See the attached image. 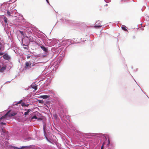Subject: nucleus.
<instances>
[{"label": "nucleus", "mask_w": 149, "mask_h": 149, "mask_svg": "<svg viewBox=\"0 0 149 149\" xmlns=\"http://www.w3.org/2000/svg\"><path fill=\"white\" fill-rule=\"evenodd\" d=\"M43 116L39 113H37L36 115L33 116L31 119V120H33L34 119H36L37 120H42Z\"/></svg>", "instance_id": "f257e3e1"}, {"label": "nucleus", "mask_w": 149, "mask_h": 149, "mask_svg": "<svg viewBox=\"0 0 149 149\" xmlns=\"http://www.w3.org/2000/svg\"><path fill=\"white\" fill-rule=\"evenodd\" d=\"M6 114L8 118V119L11 116H14L16 115L17 113L16 112L12 111L11 110H9L6 113Z\"/></svg>", "instance_id": "f03ea898"}, {"label": "nucleus", "mask_w": 149, "mask_h": 149, "mask_svg": "<svg viewBox=\"0 0 149 149\" xmlns=\"http://www.w3.org/2000/svg\"><path fill=\"white\" fill-rule=\"evenodd\" d=\"M2 57L5 60L8 61L10 60L11 59L10 56L8 55L7 53H5Z\"/></svg>", "instance_id": "7ed1b4c3"}, {"label": "nucleus", "mask_w": 149, "mask_h": 149, "mask_svg": "<svg viewBox=\"0 0 149 149\" xmlns=\"http://www.w3.org/2000/svg\"><path fill=\"white\" fill-rule=\"evenodd\" d=\"M101 22L99 21H98L95 24V25L94 26V28H98L102 26V25L101 24Z\"/></svg>", "instance_id": "20e7f679"}, {"label": "nucleus", "mask_w": 149, "mask_h": 149, "mask_svg": "<svg viewBox=\"0 0 149 149\" xmlns=\"http://www.w3.org/2000/svg\"><path fill=\"white\" fill-rule=\"evenodd\" d=\"M1 65H0V72H3L6 70L7 66L4 65L1 68Z\"/></svg>", "instance_id": "39448f33"}, {"label": "nucleus", "mask_w": 149, "mask_h": 149, "mask_svg": "<svg viewBox=\"0 0 149 149\" xmlns=\"http://www.w3.org/2000/svg\"><path fill=\"white\" fill-rule=\"evenodd\" d=\"M8 119V118L6 114L0 118V121L1 120H4Z\"/></svg>", "instance_id": "423d86ee"}, {"label": "nucleus", "mask_w": 149, "mask_h": 149, "mask_svg": "<svg viewBox=\"0 0 149 149\" xmlns=\"http://www.w3.org/2000/svg\"><path fill=\"white\" fill-rule=\"evenodd\" d=\"M25 110H27V111L25 112L24 113V115L25 116H26L29 114V113L31 111V109H25Z\"/></svg>", "instance_id": "0eeeda50"}, {"label": "nucleus", "mask_w": 149, "mask_h": 149, "mask_svg": "<svg viewBox=\"0 0 149 149\" xmlns=\"http://www.w3.org/2000/svg\"><path fill=\"white\" fill-rule=\"evenodd\" d=\"M27 32L29 34H31L33 32V29L31 28H28L27 29Z\"/></svg>", "instance_id": "6e6552de"}, {"label": "nucleus", "mask_w": 149, "mask_h": 149, "mask_svg": "<svg viewBox=\"0 0 149 149\" xmlns=\"http://www.w3.org/2000/svg\"><path fill=\"white\" fill-rule=\"evenodd\" d=\"M40 47L42 49V50H43L45 52H47L48 50L44 46H40Z\"/></svg>", "instance_id": "1a4fd4ad"}, {"label": "nucleus", "mask_w": 149, "mask_h": 149, "mask_svg": "<svg viewBox=\"0 0 149 149\" xmlns=\"http://www.w3.org/2000/svg\"><path fill=\"white\" fill-rule=\"evenodd\" d=\"M31 62H30L29 63L28 62H26L25 64V68H26V67H27L29 66V65H31Z\"/></svg>", "instance_id": "9d476101"}, {"label": "nucleus", "mask_w": 149, "mask_h": 149, "mask_svg": "<svg viewBox=\"0 0 149 149\" xmlns=\"http://www.w3.org/2000/svg\"><path fill=\"white\" fill-rule=\"evenodd\" d=\"M27 38H28L29 40L31 42H33L34 41V40H33L32 38L31 37H28V36H26V37Z\"/></svg>", "instance_id": "9b49d317"}, {"label": "nucleus", "mask_w": 149, "mask_h": 149, "mask_svg": "<svg viewBox=\"0 0 149 149\" xmlns=\"http://www.w3.org/2000/svg\"><path fill=\"white\" fill-rule=\"evenodd\" d=\"M31 87L32 88L34 89L35 90H36L37 89V86L36 85L33 84L31 85Z\"/></svg>", "instance_id": "f8f14e48"}, {"label": "nucleus", "mask_w": 149, "mask_h": 149, "mask_svg": "<svg viewBox=\"0 0 149 149\" xmlns=\"http://www.w3.org/2000/svg\"><path fill=\"white\" fill-rule=\"evenodd\" d=\"M122 29L125 31H128L126 29V27L125 26H123L121 27Z\"/></svg>", "instance_id": "ddd939ff"}, {"label": "nucleus", "mask_w": 149, "mask_h": 149, "mask_svg": "<svg viewBox=\"0 0 149 149\" xmlns=\"http://www.w3.org/2000/svg\"><path fill=\"white\" fill-rule=\"evenodd\" d=\"M24 148H25V147H24V146H22L20 148H18L17 147H15V146L13 147V148H14V149H23Z\"/></svg>", "instance_id": "4468645a"}, {"label": "nucleus", "mask_w": 149, "mask_h": 149, "mask_svg": "<svg viewBox=\"0 0 149 149\" xmlns=\"http://www.w3.org/2000/svg\"><path fill=\"white\" fill-rule=\"evenodd\" d=\"M49 97V96L47 95H42L41 96V97L44 99H46Z\"/></svg>", "instance_id": "2eb2a0df"}, {"label": "nucleus", "mask_w": 149, "mask_h": 149, "mask_svg": "<svg viewBox=\"0 0 149 149\" xmlns=\"http://www.w3.org/2000/svg\"><path fill=\"white\" fill-rule=\"evenodd\" d=\"M13 12L12 11L10 12L9 11H8L7 12V14L9 16H11V15H13Z\"/></svg>", "instance_id": "dca6fc26"}, {"label": "nucleus", "mask_w": 149, "mask_h": 149, "mask_svg": "<svg viewBox=\"0 0 149 149\" xmlns=\"http://www.w3.org/2000/svg\"><path fill=\"white\" fill-rule=\"evenodd\" d=\"M21 105L23 107H28L29 104H26L24 102H22L21 103Z\"/></svg>", "instance_id": "f3484780"}, {"label": "nucleus", "mask_w": 149, "mask_h": 149, "mask_svg": "<svg viewBox=\"0 0 149 149\" xmlns=\"http://www.w3.org/2000/svg\"><path fill=\"white\" fill-rule=\"evenodd\" d=\"M7 19H8L5 16H4L3 20H4V22L5 23H7V22H8Z\"/></svg>", "instance_id": "a211bd4d"}, {"label": "nucleus", "mask_w": 149, "mask_h": 149, "mask_svg": "<svg viewBox=\"0 0 149 149\" xmlns=\"http://www.w3.org/2000/svg\"><path fill=\"white\" fill-rule=\"evenodd\" d=\"M53 117L56 120H57L56 119L57 118V116L56 114H53Z\"/></svg>", "instance_id": "6ab92c4d"}, {"label": "nucleus", "mask_w": 149, "mask_h": 149, "mask_svg": "<svg viewBox=\"0 0 149 149\" xmlns=\"http://www.w3.org/2000/svg\"><path fill=\"white\" fill-rule=\"evenodd\" d=\"M38 101L40 103L42 104L43 103V101L42 100H38Z\"/></svg>", "instance_id": "aec40b11"}, {"label": "nucleus", "mask_w": 149, "mask_h": 149, "mask_svg": "<svg viewBox=\"0 0 149 149\" xmlns=\"http://www.w3.org/2000/svg\"><path fill=\"white\" fill-rule=\"evenodd\" d=\"M22 100H20V101H19L18 102H17V104H20L22 103Z\"/></svg>", "instance_id": "412c9836"}, {"label": "nucleus", "mask_w": 149, "mask_h": 149, "mask_svg": "<svg viewBox=\"0 0 149 149\" xmlns=\"http://www.w3.org/2000/svg\"><path fill=\"white\" fill-rule=\"evenodd\" d=\"M104 143H103L101 148V149H103L104 148Z\"/></svg>", "instance_id": "4be33fe9"}, {"label": "nucleus", "mask_w": 149, "mask_h": 149, "mask_svg": "<svg viewBox=\"0 0 149 149\" xmlns=\"http://www.w3.org/2000/svg\"><path fill=\"white\" fill-rule=\"evenodd\" d=\"M5 53H4L3 52H0V56L2 55H3Z\"/></svg>", "instance_id": "5701e85b"}, {"label": "nucleus", "mask_w": 149, "mask_h": 149, "mask_svg": "<svg viewBox=\"0 0 149 149\" xmlns=\"http://www.w3.org/2000/svg\"><path fill=\"white\" fill-rule=\"evenodd\" d=\"M20 32L21 33V34H22V35L23 36L24 35V33L23 31H20Z\"/></svg>", "instance_id": "b1692460"}, {"label": "nucleus", "mask_w": 149, "mask_h": 149, "mask_svg": "<svg viewBox=\"0 0 149 149\" xmlns=\"http://www.w3.org/2000/svg\"><path fill=\"white\" fill-rule=\"evenodd\" d=\"M1 124L5 125L6 124V123H5L2 122L1 123Z\"/></svg>", "instance_id": "393cba45"}, {"label": "nucleus", "mask_w": 149, "mask_h": 149, "mask_svg": "<svg viewBox=\"0 0 149 149\" xmlns=\"http://www.w3.org/2000/svg\"><path fill=\"white\" fill-rule=\"evenodd\" d=\"M31 57V56H27V59H29V58Z\"/></svg>", "instance_id": "a878e982"}, {"label": "nucleus", "mask_w": 149, "mask_h": 149, "mask_svg": "<svg viewBox=\"0 0 149 149\" xmlns=\"http://www.w3.org/2000/svg\"><path fill=\"white\" fill-rule=\"evenodd\" d=\"M24 48L25 49H27V47H24Z\"/></svg>", "instance_id": "bb28decb"}, {"label": "nucleus", "mask_w": 149, "mask_h": 149, "mask_svg": "<svg viewBox=\"0 0 149 149\" xmlns=\"http://www.w3.org/2000/svg\"><path fill=\"white\" fill-rule=\"evenodd\" d=\"M109 143H110L109 140H108V144H109Z\"/></svg>", "instance_id": "cd10ccee"}, {"label": "nucleus", "mask_w": 149, "mask_h": 149, "mask_svg": "<svg viewBox=\"0 0 149 149\" xmlns=\"http://www.w3.org/2000/svg\"><path fill=\"white\" fill-rule=\"evenodd\" d=\"M45 126H44V128H43V129H44V128H45Z\"/></svg>", "instance_id": "c85d7f7f"}, {"label": "nucleus", "mask_w": 149, "mask_h": 149, "mask_svg": "<svg viewBox=\"0 0 149 149\" xmlns=\"http://www.w3.org/2000/svg\"><path fill=\"white\" fill-rule=\"evenodd\" d=\"M46 1H47V2L48 3H49V2H48V0H46Z\"/></svg>", "instance_id": "c756f323"}, {"label": "nucleus", "mask_w": 149, "mask_h": 149, "mask_svg": "<svg viewBox=\"0 0 149 149\" xmlns=\"http://www.w3.org/2000/svg\"><path fill=\"white\" fill-rule=\"evenodd\" d=\"M9 124H11V123H9Z\"/></svg>", "instance_id": "7c9ffc66"}, {"label": "nucleus", "mask_w": 149, "mask_h": 149, "mask_svg": "<svg viewBox=\"0 0 149 149\" xmlns=\"http://www.w3.org/2000/svg\"><path fill=\"white\" fill-rule=\"evenodd\" d=\"M1 47H0V50H1Z\"/></svg>", "instance_id": "2f4dec72"}, {"label": "nucleus", "mask_w": 149, "mask_h": 149, "mask_svg": "<svg viewBox=\"0 0 149 149\" xmlns=\"http://www.w3.org/2000/svg\"><path fill=\"white\" fill-rule=\"evenodd\" d=\"M2 131H3V130H2Z\"/></svg>", "instance_id": "473e14b6"}]
</instances>
